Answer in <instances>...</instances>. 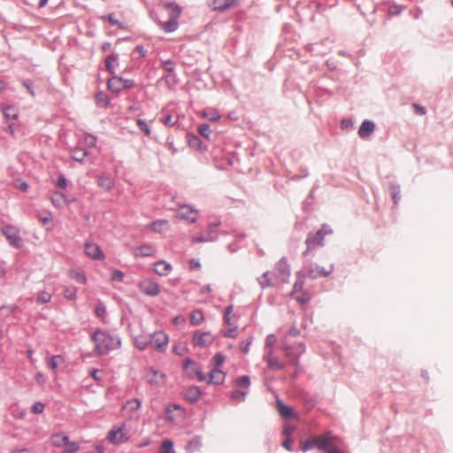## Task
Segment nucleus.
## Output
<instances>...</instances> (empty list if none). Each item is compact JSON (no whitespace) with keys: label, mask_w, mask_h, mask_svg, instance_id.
I'll return each mask as SVG.
<instances>
[{"label":"nucleus","mask_w":453,"mask_h":453,"mask_svg":"<svg viewBox=\"0 0 453 453\" xmlns=\"http://www.w3.org/2000/svg\"><path fill=\"white\" fill-rule=\"evenodd\" d=\"M90 340L95 344L94 352L99 357L120 349L122 344L121 338L118 334L101 328H96L93 332Z\"/></svg>","instance_id":"1"},{"label":"nucleus","mask_w":453,"mask_h":453,"mask_svg":"<svg viewBox=\"0 0 453 453\" xmlns=\"http://www.w3.org/2000/svg\"><path fill=\"white\" fill-rule=\"evenodd\" d=\"M338 437L331 431H327L317 436H312L300 442V449L303 452H306L316 448L326 453H342V450L333 443V441Z\"/></svg>","instance_id":"2"},{"label":"nucleus","mask_w":453,"mask_h":453,"mask_svg":"<svg viewBox=\"0 0 453 453\" xmlns=\"http://www.w3.org/2000/svg\"><path fill=\"white\" fill-rule=\"evenodd\" d=\"M332 233V228L326 224H323L316 232H310L305 240L306 250L303 252V256L308 257L316 248L323 247L325 237Z\"/></svg>","instance_id":"3"},{"label":"nucleus","mask_w":453,"mask_h":453,"mask_svg":"<svg viewBox=\"0 0 453 453\" xmlns=\"http://www.w3.org/2000/svg\"><path fill=\"white\" fill-rule=\"evenodd\" d=\"M128 429L126 423L113 426L108 432L107 440L113 445H120L126 443L129 440Z\"/></svg>","instance_id":"4"},{"label":"nucleus","mask_w":453,"mask_h":453,"mask_svg":"<svg viewBox=\"0 0 453 453\" xmlns=\"http://www.w3.org/2000/svg\"><path fill=\"white\" fill-rule=\"evenodd\" d=\"M2 234L6 238L11 247L20 249L23 247V240L19 235V230L17 226L6 224L1 227Z\"/></svg>","instance_id":"5"},{"label":"nucleus","mask_w":453,"mask_h":453,"mask_svg":"<svg viewBox=\"0 0 453 453\" xmlns=\"http://www.w3.org/2000/svg\"><path fill=\"white\" fill-rule=\"evenodd\" d=\"M134 87V81L130 79H124L120 76L113 75L107 81V88L112 93L118 94L123 89H129Z\"/></svg>","instance_id":"6"},{"label":"nucleus","mask_w":453,"mask_h":453,"mask_svg":"<svg viewBox=\"0 0 453 453\" xmlns=\"http://www.w3.org/2000/svg\"><path fill=\"white\" fill-rule=\"evenodd\" d=\"M183 369L190 379H196L198 381L207 380V375L202 372L201 366L189 357L185 358Z\"/></svg>","instance_id":"7"},{"label":"nucleus","mask_w":453,"mask_h":453,"mask_svg":"<svg viewBox=\"0 0 453 453\" xmlns=\"http://www.w3.org/2000/svg\"><path fill=\"white\" fill-rule=\"evenodd\" d=\"M138 287L140 291L148 296H157L161 291L160 285L151 279L142 280Z\"/></svg>","instance_id":"8"},{"label":"nucleus","mask_w":453,"mask_h":453,"mask_svg":"<svg viewBox=\"0 0 453 453\" xmlns=\"http://www.w3.org/2000/svg\"><path fill=\"white\" fill-rule=\"evenodd\" d=\"M308 275L311 279H318L319 277H327L334 271V265H331L330 270H326L324 267L320 266L316 263L310 262L305 265Z\"/></svg>","instance_id":"9"},{"label":"nucleus","mask_w":453,"mask_h":453,"mask_svg":"<svg viewBox=\"0 0 453 453\" xmlns=\"http://www.w3.org/2000/svg\"><path fill=\"white\" fill-rule=\"evenodd\" d=\"M192 340L196 346L205 348L213 343L215 337L210 332L196 331Z\"/></svg>","instance_id":"10"},{"label":"nucleus","mask_w":453,"mask_h":453,"mask_svg":"<svg viewBox=\"0 0 453 453\" xmlns=\"http://www.w3.org/2000/svg\"><path fill=\"white\" fill-rule=\"evenodd\" d=\"M276 277L281 282H288L290 276V268L286 257H282L274 268Z\"/></svg>","instance_id":"11"},{"label":"nucleus","mask_w":453,"mask_h":453,"mask_svg":"<svg viewBox=\"0 0 453 453\" xmlns=\"http://www.w3.org/2000/svg\"><path fill=\"white\" fill-rule=\"evenodd\" d=\"M168 335L164 332H156L150 335V347L154 349L164 351L168 343Z\"/></svg>","instance_id":"12"},{"label":"nucleus","mask_w":453,"mask_h":453,"mask_svg":"<svg viewBox=\"0 0 453 453\" xmlns=\"http://www.w3.org/2000/svg\"><path fill=\"white\" fill-rule=\"evenodd\" d=\"M177 216L181 219L188 220L191 223H195L197 219L198 211L191 207L190 205L184 204L180 206Z\"/></svg>","instance_id":"13"},{"label":"nucleus","mask_w":453,"mask_h":453,"mask_svg":"<svg viewBox=\"0 0 453 453\" xmlns=\"http://www.w3.org/2000/svg\"><path fill=\"white\" fill-rule=\"evenodd\" d=\"M264 359L266 361L270 370L280 371L284 368V364L280 363L278 357L273 355V349L265 350Z\"/></svg>","instance_id":"14"},{"label":"nucleus","mask_w":453,"mask_h":453,"mask_svg":"<svg viewBox=\"0 0 453 453\" xmlns=\"http://www.w3.org/2000/svg\"><path fill=\"white\" fill-rule=\"evenodd\" d=\"M219 237L218 233L214 229H210L204 233L200 234L199 235L192 237V242L199 243V242H210L217 241Z\"/></svg>","instance_id":"15"},{"label":"nucleus","mask_w":453,"mask_h":453,"mask_svg":"<svg viewBox=\"0 0 453 453\" xmlns=\"http://www.w3.org/2000/svg\"><path fill=\"white\" fill-rule=\"evenodd\" d=\"M165 11L167 12L168 18L172 19H178L181 14V7L173 2H165L163 4Z\"/></svg>","instance_id":"16"},{"label":"nucleus","mask_w":453,"mask_h":453,"mask_svg":"<svg viewBox=\"0 0 453 453\" xmlns=\"http://www.w3.org/2000/svg\"><path fill=\"white\" fill-rule=\"evenodd\" d=\"M85 254L92 259H101L104 258V255L100 247L92 242L85 243Z\"/></svg>","instance_id":"17"},{"label":"nucleus","mask_w":453,"mask_h":453,"mask_svg":"<svg viewBox=\"0 0 453 453\" xmlns=\"http://www.w3.org/2000/svg\"><path fill=\"white\" fill-rule=\"evenodd\" d=\"M208 378L209 384L220 385L225 381L226 373L219 368H213L209 372Z\"/></svg>","instance_id":"18"},{"label":"nucleus","mask_w":453,"mask_h":453,"mask_svg":"<svg viewBox=\"0 0 453 453\" xmlns=\"http://www.w3.org/2000/svg\"><path fill=\"white\" fill-rule=\"evenodd\" d=\"M375 130V123L372 120L365 119L359 129H358V135L361 138H367L369 137Z\"/></svg>","instance_id":"19"},{"label":"nucleus","mask_w":453,"mask_h":453,"mask_svg":"<svg viewBox=\"0 0 453 453\" xmlns=\"http://www.w3.org/2000/svg\"><path fill=\"white\" fill-rule=\"evenodd\" d=\"M154 272L160 276H166L170 273L173 267L169 262L165 260H158L153 264Z\"/></svg>","instance_id":"20"},{"label":"nucleus","mask_w":453,"mask_h":453,"mask_svg":"<svg viewBox=\"0 0 453 453\" xmlns=\"http://www.w3.org/2000/svg\"><path fill=\"white\" fill-rule=\"evenodd\" d=\"M238 4V0H213V9L219 12H225Z\"/></svg>","instance_id":"21"},{"label":"nucleus","mask_w":453,"mask_h":453,"mask_svg":"<svg viewBox=\"0 0 453 453\" xmlns=\"http://www.w3.org/2000/svg\"><path fill=\"white\" fill-rule=\"evenodd\" d=\"M276 404L280 416L284 418H291L295 416L294 410L286 405L280 398L276 399Z\"/></svg>","instance_id":"22"},{"label":"nucleus","mask_w":453,"mask_h":453,"mask_svg":"<svg viewBox=\"0 0 453 453\" xmlns=\"http://www.w3.org/2000/svg\"><path fill=\"white\" fill-rule=\"evenodd\" d=\"M202 392L196 386H192L185 390L184 397L190 403H196L201 397Z\"/></svg>","instance_id":"23"},{"label":"nucleus","mask_w":453,"mask_h":453,"mask_svg":"<svg viewBox=\"0 0 453 453\" xmlns=\"http://www.w3.org/2000/svg\"><path fill=\"white\" fill-rule=\"evenodd\" d=\"M187 138H188V142L189 147L199 150H206V146L203 145V142L201 141V139L199 138L198 135H196L195 134L188 133L187 134Z\"/></svg>","instance_id":"24"},{"label":"nucleus","mask_w":453,"mask_h":453,"mask_svg":"<svg viewBox=\"0 0 453 453\" xmlns=\"http://www.w3.org/2000/svg\"><path fill=\"white\" fill-rule=\"evenodd\" d=\"M157 25L166 33H173L179 27L178 19H168L166 22L158 21Z\"/></svg>","instance_id":"25"},{"label":"nucleus","mask_w":453,"mask_h":453,"mask_svg":"<svg viewBox=\"0 0 453 453\" xmlns=\"http://www.w3.org/2000/svg\"><path fill=\"white\" fill-rule=\"evenodd\" d=\"M71 157L77 162H82L88 156V151L81 147H75L71 150Z\"/></svg>","instance_id":"26"},{"label":"nucleus","mask_w":453,"mask_h":453,"mask_svg":"<svg viewBox=\"0 0 453 453\" xmlns=\"http://www.w3.org/2000/svg\"><path fill=\"white\" fill-rule=\"evenodd\" d=\"M97 185L105 190H110L114 186V180L109 176L100 175L97 178Z\"/></svg>","instance_id":"27"},{"label":"nucleus","mask_w":453,"mask_h":453,"mask_svg":"<svg viewBox=\"0 0 453 453\" xmlns=\"http://www.w3.org/2000/svg\"><path fill=\"white\" fill-rule=\"evenodd\" d=\"M118 55L111 54L105 59V68L106 70L113 74L115 73V68L118 65Z\"/></svg>","instance_id":"28"},{"label":"nucleus","mask_w":453,"mask_h":453,"mask_svg":"<svg viewBox=\"0 0 453 453\" xmlns=\"http://www.w3.org/2000/svg\"><path fill=\"white\" fill-rule=\"evenodd\" d=\"M156 253V249L150 244H143L137 249V255L141 257H151Z\"/></svg>","instance_id":"29"},{"label":"nucleus","mask_w":453,"mask_h":453,"mask_svg":"<svg viewBox=\"0 0 453 453\" xmlns=\"http://www.w3.org/2000/svg\"><path fill=\"white\" fill-rule=\"evenodd\" d=\"M390 195L393 199L394 204H397L401 199V188L398 184L390 183L389 184Z\"/></svg>","instance_id":"30"},{"label":"nucleus","mask_w":453,"mask_h":453,"mask_svg":"<svg viewBox=\"0 0 453 453\" xmlns=\"http://www.w3.org/2000/svg\"><path fill=\"white\" fill-rule=\"evenodd\" d=\"M134 346L141 350L146 349L148 346H150V337L149 339L144 336L135 337Z\"/></svg>","instance_id":"31"},{"label":"nucleus","mask_w":453,"mask_h":453,"mask_svg":"<svg viewBox=\"0 0 453 453\" xmlns=\"http://www.w3.org/2000/svg\"><path fill=\"white\" fill-rule=\"evenodd\" d=\"M202 447V438L200 436H195L192 438L188 444V451H196L199 450Z\"/></svg>","instance_id":"32"},{"label":"nucleus","mask_w":453,"mask_h":453,"mask_svg":"<svg viewBox=\"0 0 453 453\" xmlns=\"http://www.w3.org/2000/svg\"><path fill=\"white\" fill-rule=\"evenodd\" d=\"M304 286V276L301 272L296 273V280L293 286V293H297L303 290Z\"/></svg>","instance_id":"33"},{"label":"nucleus","mask_w":453,"mask_h":453,"mask_svg":"<svg viewBox=\"0 0 453 453\" xmlns=\"http://www.w3.org/2000/svg\"><path fill=\"white\" fill-rule=\"evenodd\" d=\"M159 453H176L173 449V442L171 440H164L159 449Z\"/></svg>","instance_id":"34"},{"label":"nucleus","mask_w":453,"mask_h":453,"mask_svg":"<svg viewBox=\"0 0 453 453\" xmlns=\"http://www.w3.org/2000/svg\"><path fill=\"white\" fill-rule=\"evenodd\" d=\"M203 314L200 310L193 311L190 314V323L193 326L199 325L203 320Z\"/></svg>","instance_id":"35"},{"label":"nucleus","mask_w":453,"mask_h":453,"mask_svg":"<svg viewBox=\"0 0 453 453\" xmlns=\"http://www.w3.org/2000/svg\"><path fill=\"white\" fill-rule=\"evenodd\" d=\"M77 288L76 287H65L64 290V297L70 301L77 299Z\"/></svg>","instance_id":"36"},{"label":"nucleus","mask_w":453,"mask_h":453,"mask_svg":"<svg viewBox=\"0 0 453 453\" xmlns=\"http://www.w3.org/2000/svg\"><path fill=\"white\" fill-rule=\"evenodd\" d=\"M69 276L81 284H86L87 282V278L82 272L71 270L69 272Z\"/></svg>","instance_id":"37"},{"label":"nucleus","mask_w":453,"mask_h":453,"mask_svg":"<svg viewBox=\"0 0 453 453\" xmlns=\"http://www.w3.org/2000/svg\"><path fill=\"white\" fill-rule=\"evenodd\" d=\"M269 273H270L266 271L262 274L261 277L257 278L258 284L263 289L273 286Z\"/></svg>","instance_id":"38"},{"label":"nucleus","mask_w":453,"mask_h":453,"mask_svg":"<svg viewBox=\"0 0 453 453\" xmlns=\"http://www.w3.org/2000/svg\"><path fill=\"white\" fill-rule=\"evenodd\" d=\"M162 80L165 81L169 88H174L178 83L176 73H168L167 75L162 77Z\"/></svg>","instance_id":"39"},{"label":"nucleus","mask_w":453,"mask_h":453,"mask_svg":"<svg viewBox=\"0 0 453 453\" xmlns=\"http://www.w3.org/2000/svg\"><path fill=\"white\" fill-rule=\"evenodd\" d=\"M3 114L7 119H16L18 112L13 106H6L3 109Z\"/></svg>","instance_id":"40"},{"label":"nucleus","mask_w":453,"mask_h":453,"mask_svg":"<svg viewBox=\"0 0 453 453\" xmlns=\"http://www.w3.org/2000/svg\"><path fill=\"white\" fill-rule=\"evenodd\" d=\"M96 315L102 319L103 322H105L106 316V308L104 303L99 302L95 307Z\"/></svg>","instance_id":"41"},{"label":"nucleus","mask_w":453,"mask_h":453,"mask_svg":"<svg viewBox=\"0 0 453 453\" xmlns=\"http://www.w3.org/2000/svg\"><path fill=\"white\" fill-rule=\"evenodd\" d=\"M96 100L98 105L106 107L110 104V99L104 92H98L96 94Z\"/></svg>","instance_id":"42"},{"label":"nucleus","mask_w":453,"mask_h":453,"mask_svg":"<svg viewBox=\"0 0 453 453\" xmlns=\"http://www.w3.org/2000/svg\"><path fill=\"white\" fill-rule=\"evenodd\" d=\"M51 301V295L46 291H41L37 295L36 303L38 304H45Z\"/></svg>","instance_id":"43"},{"label":"nucleus","mask_w":453,"mask_h":453,"mask_svg":"<svg viewBox=\"0 0 453 453\" xmlns=\"http://www.w3.org/2000/svg\"><path fill=\"white\" fill-rule=\"evenodd\" d=\"M235 385L240 388H249L250 386V379L248 375H242L235 380Z\"/></svg>","instance_id":"44"},{"label":"nucleus","mask_w":453,"mask_h":453,"mask_svg":"<svg viewBox=\"0 0 453 453\" xmlns=\"http://www.w3.org/2000/svg\"><path fill=\"white\" fill-rule=\"evenodd\" d=\"M197 131H198V133L202 136H203L207 140L210 139V135H211V127H210V126L208 124L203 123V124L199 125L198 128H197Z\"/></svg>","instance_id":"45"},{"label":"nucleus","mask_w":453,"mask_h":453,"mask_svg":"<svg viewBox=\"0 0 453 453\" xmlns=\"http://www.w3.org/2000/svg\"><path fill=\"white\" fill-rule=\"evenodd\" d=\"M161 65L168 73H175V63L171 59L162 60Z\"/></svg>","instance_id":"46"},{"label":"nucleus","mask_w":453,"mask_h":453,"mask_svg":"<svg viewBox=\"0 0 453 453\" xmlns=\"http://www.w3.org/2000/svg\"><path fill=\"white\" fill-rule=\"evenodd\" d=\"M225 359V356L222 353L219 352L213 357L211 362L214 365V368H218L224 364Z\"/></svg>","instance_id":"47"},{"label":"nucleus","mask_w":453,"mask_h":453,"mask_svg":"<svg viewBox=\"0 0 453 453\" xmlns=\"http://www.w3.org/2000/svg\"><path fill=\"white\" fill-rule=\"evenodd\" d=\"M202 115L208 118L211 121H217L220 119V114L216 110H211L210 111H203Z\"/></svg>","instance_id":"48"},{"label":"nucleus","mask_w":453,"mask_h":453,"mask_svg":"<svg viewBox=\"0 0 453 453\" xmlns=\"http://www.w3.org/2000/svg\"><path fill=\"white\" fill-rule=\"evenodd\" d=\"M136 124L142 132L145 133L148 136L150 135V128L145 120L138 119Z\"/></svg>","instance_id":"49"},{"label":"nucleus","mask_w":453,"mask_h":453,"mask_svg":"<svg viewBox=\"0 0 453 453\" xmlns=\"http://www.w3.org/2000/svg\"><path fill=\"white\" fill-rule=\"evenodd\" d=\"M247 393L244 391L234 390L231 393V398L239 402H244L246 399Z\"/></svg>","instance_id":"50"},{"label":"nucleus","mask_w":453,"mask_h":453,"mask_svg":"<svg viewBox=\"0 0 453 453\" xmlns=\"http://www.w3.org/2000/svg\"><path fill=\"white\" fill-rule=\"evenodd\" d=\"M22 85L27 88V92L33 96H35V92L34 90V83L31 80L26 79L21 81Z\"/></svg>","instance_id":"51"},{"label":"nucleus","mask_w":453,"mask_h":453,"mask_svg":"<svg viewBox=\"0 0 453 453\" xmlns=\"http://www.w3.org/2000/svg\"><path fill=\"white\" fill-rule=\"evenodd\" d=\"M103 19L108 20L112 26H116L119 28H123L124 26L121 22H119L118 19H116L113 16V14H108L104 17H102Z\"/></svg>","instance_id":"52"},{"label":"nucleus","mask_w":453,"mask_h":453,"mask_svg":"<svg viewBox=\"0 0 453 453\" xmlns=\"http://www.w3.org/2000/svg\"><path fill=\"white\" fill-rule=\"evenodd\" d=\"M79 449H80V445H79L78 442H76V441H70L65 446V450L64 452L65 453H76Z\"/></svg>","instance_id":"53"},{"label":"nucleus","mask_w":453,"mask_h":453,"mask_svg":"<svg viewBox=\"0 0 453 453\" xmlns=\"http://www.w3.org/2000/svg\"><path fill=\"white\" fill-rule=\"evenodd\" d=\"M58 360H61V361H63V360H64V359H63V357H62V356H60V355L53 356V357L50 358V362H49V364H48V366H49L50 369H53V370L57 369V368H58Z\"/></svg>","instance_id":"54"},{"label":"nucleus","mask_w":453,"mask_h":453,"mask_svg":"<svg viewBox=\"0 0 453 453\" xmlns=\"http://www.w3.org/2000/svg\"><path fill=\"white\" fill-rule=\"evenodd\" d=\"M65 196L62 193H55L54 196L51 198V201L54 204L60 206L62 202H65Z\"/></svg>","instance_id":"55"},{"label":"nucleus","mask_w":453,"mask_h":453,"mask_svg":"<svg viewBox=\"0 0 453 453\" xmlns=\"http://www.w3.org/2000/svg\"><path fill=\"white\" fill-rule=\"evenodd\" d=\"M84 142L88 145V147H89V148L96 147V137L95 135L90 134H87L85 135Z\"/></svg>","instance_id":"56"},{"label":"nucleus","mask_w":453,"mask_h":453,"mask_svg":"<svg viewBox=\"0 0 453 453\" xmlns=\"http://www.w3.org/2000/svg\"><path fill=\"white\" fill-rule=\"evenodd\" d=\"M277 342V338L274 334H271L266 336L265 339V350L272 349V346L274 345Z\"/></svg>","instance_id":"57"},{"label":"nucleus","mask_w":453,"mask_h":453,"mask_svg":"<svg viewBox=\"0 0 453 453\" xmlns=\"http://www.w3.org/2000/svg\"><path fill=\"white\" fill-rule=\"evenodd\" d=\"M165 224H167V220H165V219L156 220V221H153L150 224V228L154 232H160L161 226L165 225Z\"/></svg>","instance_id":"58"},{"label":"nucleus","mask_w":453,"mask_h":453,"mask_svg":"<svg viewBox=\"0 0 453 453\" xmlns=\"http://www.w3.org/2000/svg\"><path fill=\"white\" fill-rule=\"evenodd\" d=\"M44 408L45 406L43 403L41 402H36L32 405L31 410L34 413L40 414L43 412Z\"/></svg>","instance_id":"59"},{"label":"nucleus","mask_w":453,"mask_h":453,"mask_svg":"<svg viewBox=\"0 0 453 453\" xmlns=\"http://www.w3.org/2000/svg\"><path fill=\"white\" fill-rule=\"evenodd\" d=\"M311 300V296L308 292L303 291L301 296L296 297V301L301 304H305L309 303Z\"/></svg>","instance_id":"60"},{"label":"nucleus","mask_w":453,"mask_h":453,"mask_svg":"<svg viewBox=\"0 0 453 453\" xmlns=\"http://www.w3.org/2000/svg\"><path fill=\"white\" fill-rule=\"evenodd\" d=\"M127 406L131 411L138 410L141 406V401L137 398H134L127 403Z\"/></svg>","instance_id":"61"},{"label":"nucleus","mask_w":453,"mask_h":453,"mask_svg":"<svg viewBox=\"0 0 453 453\" xmlns=\"http://www.w3.org/2000/svg\"><path fill=\"white\" fill-rule=\"evenodd\" d=\"M412 107H413V111L416 115L423 116L426 113V109L422 105H419L418 104H413Z\"/></svg>","instance_id":"62"},{"label":"nucleus","mask_w":453,"mask_h":453,"mask_svg":"<svg viewBox=\"0 0 453 453\" xmlns=\"http://www.w3.org/2000/svg\"><path fill=\"white\" fill-rule=\"evenodd\" d=\"M57 187L61 189H65L67 187V179L65 177V175H59L57 180Z\"/></svg>","instance_id":"63"},{"label":"nucleus","mask_w":453,"mask_h":453,"mask_svg":"<svg viewBox=\"0 0 453 453\" xmlns=\"http://www.w3.org/2000/svg\"><path fill=\"white\" fill-rule=\"evenodd\" d=\"M111 280L122 281L124 279V273L120 270H114L111 276Z\"/></svg>","instance_id":"64"}]
</instances>
